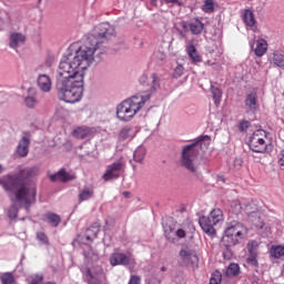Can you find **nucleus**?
<instances>
[{
	"mask_svg": "<svg viewBox=\"0 0 284 284\" xmlns=\"http://www.w3.org/2000/svg\"><path fill=\"white\" fill-rule=\"evenodd\" d=\"M145 81H148V75H142L141 83H145Z\"/></svg>",
	"mask_w": 284,
	"mask_h": 284,
	"instance_id": "nucleus-52",
	"label": "nucleus"
},
{
	"mask_svg": "<svg viewBox=\"0 0 284 284\" xmlns=\"http://www.w3.org/2000/svg\"><path fill=\"white\" fill-rule=\"evenodd\" d=\"M34 169L27 168L20 170L18 175L8 174L0 180V185H2L3 190L9 192L10 201L13 203L8 212L9 219H17L19 214L17 204L24 206V210L30 212V207L37 203V187L26 183V179H30L34 176Z\"/></svg>",
	"mask_w": 284,
	"mask_h": 284,
	"instance_id": "nucleus-2",
	"label": "nucleus"
},
{
	"mask_svg": "<svg viewBox=\"0 0 284 284\" xmlns=\"http://www.w3.org/2000/svg\"><path fill=\"white\" fill-rule=\"evenodd\" d=\"M180 256L185 265H196L199 263V255H196V252H194L193 250H181Z\"/></svg>",
	"mask_w": 284,
	"mask_h": 284,
	"instance_id": "nucleus-12",
	"label": "nucleus"
},
{
	"mask_svg": "<svg viewBox=\"0 0 284 284\" xmlns=\"http://www.w3.org/2000/svg\"><path fill=\"white\" fill-rule=\"evenodd\" d=\"M278 138H280L282 141H284V130L280 131Z\"/></svg>",
	"mask_w": 284,
	"mask_h": 284,
	"instance_id": "nucleus-51",
	"label": "nucleus"
},
{
	"mask_svg": "<svg viewBox=\"0 0 284 284\" xmlns=\"http://www.w3.org/2000/svg\"><path fill=\"white\" fill-rule=\"evenodd\" d=\"M272 63L275 65V68H284V52H273Z\"/></svg>",
	"mask_w": 284,
	"mask_h": 284,
	"instance_id": "nucleus-25",
	"label": "nucleus"
},
{
	"mask_svg": "<svg viewBox=\"0 0 284 284\" xmlns=\"http://www.w3.org/2000/svg\"><path fill=\"white\" fill-rule=\"evenodd\" d=\"M164 3H176L178 6H183V2L180 0H164Z\"/></svg>",
	"mask_w": 284,
	"mask_h": 284,
	"instance_id": "nucleus-47",
	"label": "nucleus"
},
{
	"mask_svg": "<svg viewBox=\"0 0 284 284\" xmlns=\"http://www.w3.org/2000/svg\"><path fill=\"white\" fill-rule=\"evenodd\" d=\"M123 195L129 197L130 196V192H124Z\"/></svg>",
	"mask_w": 284,
	"mask_h": 284,
	"instance_id": "nucleus-53",
	"label": "nucleus"
},
{
	"mask_svg": "<svg viewBox=\"0 0 284 284\" xmlns=\"http://www.w3.org/2000/svg\"><path fill=\"white\" fill-rule=\"evenodd\" d=\"M90 64H83L69 53L62 58L58 68L57 89L65 103H79L83 97V79Z\"/></svg>",
	"mask_w": 284,
	"mask_h": 284,
	"instance_id": "nucleus-1",
	"label": "nucleus"
},
{
	"mask_svg": "<svg viewBox=\"0 0 284 284\" xmlns=\"http://www.w3.org/2000/svg\"><path fill=\"white\" fill-rule=\"evenodd\" d=\"M267 52V41L265 39H260L256 41V48L254 53L256 57H263Z\"/></svg>",
	"mask_w": 284,
	"mask_h": 284,
	"instance_id": "nucleus-23",
	"label": "nucleus"
},
{
	"mask_svg": "<svg viewBox=\"0 0 284 284\" xmlns=\"http://www.w3.org/2000/svg\"><path fill=\"white\" fill-rule=\"evenodd\" d=\"M185 68L182 64H179L173 71L174 79H181V75L184 74Z\"/></svg>",
	"mask_w": 284,
	"mask_h": 284,
	"instance_id": "nucleus-39",
	"label": "nucleus"
},
{
	"mask_svg": "<svg viewBox=\"0 0 284 284\" xmlns=\"http://www.w3.org/2000/svg\"><path fill=\"white\" fill-rule=\"evenodd\" d=\"M26 39L27 38L23 33H17V32L11 33L9 45L13 50H17V48H19V45H21L22 43H26Z\"/></svg>",
	"mask_w": 284,
	"mask_h": 284,
	"instance_id": "nucleus-19",
	"label": "nucleus"
},
{
	"mask_svg": "<svg viewBox=\"0 0 284 284\" xmlns=\"http://www.w3.org/2000/svg\"><path fill=\"white\" fill-rule=\"evenodd\" d=\"M152 87L151 90H156L161 83V80L159 79V75L156 73H152L151 75Z\"/></svg>",
	"mask_w": 284,
	"mask_h": 284,
	"instance_id": "nucleus-40",
	"label": "nucleus"
},
{
	"mask_svg": "<svg viewBox=\"0 0 284 284\" xmlns=\"http://www.w3.org/2000/svg\"><path fill=\"white\" fill-rule=\"evenodd\" d=\"M202 11L206 14H212V12H214V0H205L202 6Z\"/></svg>",
	"mask_w": 284,
	"mask_h": 284,
	"instance_id": "nucleus-32",
	"label": "nucleus"
},
{
	"mask_svg": "<svg viewBox=\"0 0 284 284\" xmlns=\"http://www.w3.org/2000/svg\"><path fill=\"white\" fill-rule=\"evenodd\" d=\"M240 272L241 267L239 266V264L232 263L227 266L225 274L226 276H229V278H232L234 276H239Z\"/></svg>",
	"mask_w": 284,
	"mask_h": 284,
	"instance_id": "nucleus-26",
	"label": "nucleus"
},
{
	"mask_svg": "<svg viewBox=\"0 0 284 284\" xmlns=\"http://www.w3.org/2000/svg\"><path fill=\"white\" fill-rule=\"evenodd\" d=\"M0 172H3V166L0 165Z\"/></svg>",
	"mask_w": 284,
	"mask_h": 284,
	"instance_id": "nucleus-55",
	"label": "nucleus"
},
{
	"mask_svg": "<svg viewBox=\"0 0 284 284\" xmlns=\"http://www.w3.org/2000/svg\"><path fill=\"white\" fill-rule=\"evenodd\" d=\"M246 112H256L258 110V95L255 91L248 93L245 99Z\"/></svg>",
	"mask_w": 284,
	"mask_h": 284,
	"instance_id": "nucleus-13",
	"label": "nucleus"
},
{
	"mask_svg": "<svg viewBox=\"0 0 284 284\" xmlns=\"http://www.w3.org/2000/svg\"><path fill=\"white\" fill-rule=\"evenodd\" d=\"M28 148H30V138L23 136L17 149L18 154L20 156H28Z\"/></svg>",
	"mask_w": 284,
	"mask_h": 284,
	"instance_id": "nucleus-22",
	"label": "nucleus"
},
{
	"mask_svg": "<svg viewBox=\"0 0 284 284\" xmlns=\"http://www.w3.org/2000/svg\"><path fill=\"white\" fill-rule=\"evenodd\" d=\"M72 134L74 139L83 140L92 136L93 131H92V128L90 126H78L73 130Z\"/></svg>",
	"mask_w": 284,
	"mask_h": 284,
	"instance_id": "nucleus-18",
	"label": "nucleus"
},
{
	"mask_svg": "<svg viewBox=\"0 0 284 284\" xmlns=\"http://www.w3.org/2000/svg\"><path fill=\"white\" fill-rule=\"evenodd\" d=\"M24 104L27 108H37L39 100L34 95H29L24 99Z\"/></svg>",
	"mask_w": 284,
	"mask_h": 284,
	"instance_id": "nucleus-33",
	"label": "nucleus"
},
{
	"mask_svg": "<svg viewBox=\"0 0 284 284\" xmlns=\"http://www.w3.org/2000/svg\"><path fill=\"white\" fill-rule=\"evenodd\" d=\"M116 34L114 27L108 22L98 24L93 34L89 37L88 42L75 49L74 44L69 48V55L82 61V65H92L95 54H104L108 42Z\"/></svg>",
	"mask_w": 284,
	"mask_h": 284,
	"instance_id": "nucleus-3",
	"label": "nucleus"
},
{
	"mask_svg": "<svg viewBox=\"0 0 284 284\" xmlns=\"http://www.w3.org/2000/svg\"><path fill=\"white\" fill-rule=\"evenodd\" d=\"M98 236H99V227L98 226L92 225L85 232L87 241H94V239H97Z\"/></svg>",
	"mask_w": 284,
	"mask_h": 284,
	"instance_id": "nucleus-29",
	"label": "nucleus"
},
{
	"mask_svg": "<svg viewBox=\"0 0 284 284\" xmlns=\"http://www.w3.org/2000/svg\"><path fill=\"white\" fill-rule=\"evenodd\" d=\"M277 163L282 170H284V150H282L277 155Z\"/></svg>",
	"mask_w": 284,
	"mask_h": 284,
	"instance_id": "nucleus-44",
	"label": "nucleus"
},
{
	"mask_svg": "<svg viewBox=\"0 0 284 284\" xmlns=\"http://www.w3.org/2000/svg\"><path fill=\"white\" fill-rule=\"evenodd\" d=\"M244 210H245L246 214H252L254 212V211H250V205H246L244 207Z\"/></svg>",
	"mask_w": 284,
	"mask_h": 284,
	"instance_id": "nucleus-50",
	"label": "nucleus"
},
{
	"mask_svg": "<svg viewBox=\"0 0 284 284\" xmlns=\"http://www.w3.org/2000/svg\"><path fill=\"white\" fill-rule=\"evenodd\" d=\"M270 143L267 142V132L263 129L256 130L252 133L248 141V148L252 152H257V154H265Z\"/></svg>",
	"mask_w": 284,
	"mask_h": 284,
	"instance_id": "nucleus-7",
	"label": "nucleus"
},
{
	"mask_svg": "<svg viewBox=\"0 0 284 284\" xmlns=\"http://www.w3.org/2000/svg\"><path fill=\"white\" fill-rule=\"evenodd\" d=\"M148 284H161V280L156 278V277H152Z\"/></svg>",
	"mask_w": 284,
	"mask_h": 284,
	"instance_id": "nucleus-48",
	"label": "nucleus"
},
{
	"mask_svg": "<svg viewBox=\"0 0 284 284\" xmlns=\"http://www.w3.org/2000/svg\"><path fill=\"white\" fill-rule=\"evenodd\" d=\"M162 272H165V267H162Z\"/></svg>",
	"mask_w": 284,
	"mask_h": 284,
	"instance_id": "nucleus-57",
	"label": "nucleus"
},
{
	"mask_svg": "<svg viewBox=\"0 0 284 284\" xmlns=\"http://www.w3.org/2000/svg\"><path fill=\"white\" fill-rule=\"evenodd\" d=\"M130 132H131V129H130V128H123V129L120 131V139H122L123 141H125V139H129Z\"/></svg>",
	"mask_w": 284,
	"mask_h": 284,
	"instance_id": "nucleus-41",
	"label": "nucleus"
},
{
	"mask_svg": "<svg viewBox=\"0 0 284 284\" xmlns=\"http://www.w3.org/2000/svg\"><path fill=\"white\" fill-rule=\"evenodd\" d=\"M152 6H156V0H151Z\"/></svg>",
	"mask_w": 284,
	"mask_h": 284,
	"instance_id": "nucleus-54",
	"label": "nucleus"
},
{
	"mask_svg": "<svg viewBox=\"0 0 284 284\" xmlns=\"http://www.w3.org/2000/svg\"><path fill=\"white\" fill-rule=\"evenodd\" d=\"M166 239L168 241H170L171 243H174V237H172V232H166Z\"/></svg>",
	"mask_w": 284,
	"mask_h": 284,
	"instance_id": "nucleus-49",
	"label": "nucleus"
},
{
	"mask_svg": "<svg viewBox=\"0 0 284 284\" xmlns=\"http://www.w3.org/2000/svg\"><path fill=\"white\" fill-rule=\"evenodd\" d=\"M206 219H210L215 225L223 222V211L221 209H213Z\"/></svg>",
	"mask_w": 284,
	"mask_h": 284,
	"instance_id": "nucleus-24",
	"label": "nucleus"
},
{
	"mask_svg": "<svg viewBox=\"0 0 284 284\" xmlns=\"http://www.w3.org/2000/svg\"><path fill=\"white\" fill-rule=\"evenodd\" d=\"M175 236L178 239H185V236H187V232L185 231V227H182V229H178L175 231Z\"/></svg>",
	"mask_w": 284,
	"mask_h": 284,
	"instance_id": "nucleus-43",
	"label": "nucleus"
},
{
	"mask_svg": "<svg viewBox=\"0 0 284 284\" xmlns=\"http://www.w3.org/2000/svg\"><path fill=\"white\" fill-rule=\"evenodd\" d=\"M133 159H134V161H136V163H141L143 161V159H145V149L139 148L134 152Z\"/></svg>",
	"mask_w": 284,
	"mask_h": 284,
	"instance_id": "nucleus-35",
	"label": "nucleus"
},
{
	"mask_svg": "<svg viewBox=\"0 0 284 284\" xmlns=\"http://www.w3.org/2000/svg\"><path fill=\"white\" fill-rule=\"evenodd\" d=\"M221 281H223V275L221 274V272H213L210 278V284H221Z\"/></svg>",
	"mask_w": 284,
	"mask_h": 284,
	"instance_id": "nucleus-37",
	"label": "nucleus"
},
{
	"mask_svg": "<svg viewBox=\"0 0 284 284\" xmlns=\"http://www.w3.org/2000/svg\"><path fill=\"white\" fill-rule=\"evenodd\" d=\"M260 230H263V224L260 225Z\"/></svg>",
	"mask_w": 284,
	"mask_h": 284,
	"instance_id": "nucleus-56",
	"label": "nucleus"
},
{
	"mask_svg": "<svg viewBox=\"0 0 284 284\" xmlns=\"http://www.w3.org/2000/svg\"><path fill=\"white\" fill-rule=\"evenodd\" d=\"M242 21L246 28H255L256 17L254 16V11L251 9H245L242 13Z\"/></svg>",
	"mask_w": 284,
	"mask_h": 284,
	"instance_id": "nucleus-16",
	"label": "nucleus"
},
{
	"mask_svg": "<svg viewBox=\"0 0 284 284\" xmlns=\"http://www.w3.org/2000/svg\"><path fill=\"white\" fill-rule=\"evenodd\" d=\"M251 123L247 120L241 121L239 124V130L240 132H245V130H247V128H250Z\"/></svg>",
	"mask_w": 284,
	"mask_h": 284,
	"instance_id": "nucleus-42",
	"label": "nucleus"
},
{
	"mask_svg": "<svg viewBox=\"0 0 284 284\" xmlns=\"http://www.w3.org/2000/svg\"><path fill=\"white\" fill-rule=\"evenodd\" d=\"M74 179H77V175L68 173L65 169H61L58 173L50 175V181L53 183H57V181L68 183V181H74Z\"/></svg>",
	"mask_w": 284,
	"mask_h": 284,
	"instance_id": "nucleus-14",
	"label": "nucleus"
},
{
	"mask_svg": "<svg viewBox=\"0 0 284 284\" xmlns=\"http://www.w3.org/2000/svg\"><path fill=\"white\" fill-rule=\"evenodd\" d=\"M37 241H39V243H41V245H50V239H48V235L44 232H38L37 233Z\"/></svg>",
	"mask_w": 284,
	"mask_h": 284,
	"instance_id": "nucleus-36",
	"label": "nucleus"
},
{
	"mask_svg": "<svg viewBox=\"0 0 284 284\" xmlns=\"http://www.w3.org/2000/svg\"><path fill=\"white\" fill-rule=\"evenodd\" d=\"M47 219L52 227H59V224L61 223V216H59L57 213H49Z\"/></svg>",
	"mask_w": 284,
	"mask_h": 284,
	"instance_id": "nucleus-31",
	"label": "nucleus"
},
{
	"mask_svg": "<svg viewBox=\"0 0 284 284\" xmlns=\"http://www.w3.org/2000/svg\"><path fill=\"white\" fill-rule=\"evenodd\" d=\"M223 257L230 261V258H232V251L226 250V252L223 253Z\"/></svg>",
	"mask_w": 284,
	"mask_h": 284,
	"instance_id": "nucleus-46",
	"label": "nucleus"
},
{
	"mask_svg": "<svg viewBox=\"0 0 284 284\" xmlns=\"http://www.w3.org/2000/svg\"><path fill=\"white\" fill-rule=\"evenodd\" d=\"M186 54H189L192 63H201V61H203V58L199 54V51L194 44H191L186 48Z\"/></svg>",
	"mask_w": 284,
	"mask_h": 284,
	"instance_id": "nucleus-21",
	"label": "nucleus"
},
{
	"mask_svg": "<svg viewBox=\"0 0 284 284\" xmlns=\"http://www.w3.org/2000/svg\"><path fill=\"white\" fill-rule=\"evenodd\" d=\"M146 101H150V93L133 95L132 98L124 100L116 108L118 119L125 122L134 119L136 112L145 105Z\"/></svg>",
	"mask_w": 284,
	"mask_h": 284,
	"instance_id": "nucleus-5",
	"label": "nucleus"
},
{
	"mask_svg": "<svg viewBox=\"0 0 284 284\" xmlns=\"http://www.w3.org/2000/svg\"><path fill=\"white\" fill-rule=\"evenodd\" d=\"M211 93L215 105H219L221 103V99H223V91H221L217 87L212 85Z\"/></svg>",
	"mask_w": 284,
	"mask_h": 284,
	"instance_id": "nucleus-27",
	"label": "nucleus"
},
{
	"mask_svg": "<svg viewBox=\"0 0 284 284\" xmlns=\"http://www.w3.org/2000/svg\"><path fill=\"white\" fill-rule=\"evenodd\" d=\"M248 251L247 263L248 265H253L254 267L258 266V242L257 241H250L246 246Z\"/></svg>",
	"mask_w": 284,
	"mask_h": 284,
	"instance_id": "nucleus-10",
	"label": "nucleus"
},
{
	"mask_svg": "<svg viewBox=\"0 0 284 284\" xmlns=\"http://www.w3.org/2000/svg\"><path fill=\"white\" fill-rule=\"evenodd\" d=\"M0 281L2 284H14V275L12 273H4L1 275Z\"/></svg>",
	"mask_w": 284,
	"mask_h": 284,
	"instance_id": "nucleus-34",
	"label": "nucleus"
},
{
	"mask_svg": "<svg viewBox=\"0 0 284 284\" xmlns=\"http://www.w3.org/2000/svg\"><path fill=\"white\" fill-rule=\"evenodd\" d=\"M207 148H210L209 135L203 136L193 144L183 146L181 156V164L183 168L189 170V172H196V159H199L201 150L202 152H205Z\"/></svg>",
	"mask_w": 284,
	"mask_h": 284,
	"instance_id": "nucleus-4",
	"label": "nucleus"
},
{
	"mask_svg": "<svg viewBox=\"0 0 284 284\" xmlns=\"http://www.w3.org/2000/svg\"><path fill=\"white\" fill-rule=\"evenodd\" d=\"M245 234H247V227L243 223L231 222L224 231L222 244L224 247H234V245H239L245 239Z\"/></svg>",
	"mask_w": 284,
	"mask_h": 284,
	"instance_id": "nucleus-6",
	"label": "nucleus"
},
{
	"mask_svg": "<svg viewBox=\"0 0 284 284\" xmlns=\"http://www.w3.org/2000/svg\"><path fill=\"white\" fill-rule=\"evenodd\" d=\"M199 223L204 234L216 236V229H214V225L216 224L210 217L202 216L200 217Z\"/></svg>",
	"mask_w": 284,
	"mask_h": 284,
	"instance_id": "nucleus-11",
	"label": "nucleus"
},
{
	"mask_svg": "<svg viewBox=\"0 0 284 284\" xmlns=\"http://www.w3.org/2000/svg\"><path fill=\"white\" fill-rule=\"evenodd\" d=\"M125 169V160L121 156L118 161L108 165L105 173L103 174V179L105 181H112V179H119L121 170Z\"/></svg>",
	"mask_w": 284,
	"mask_h": 284,
	"instance_id": "nucleus-9",
	"label": "nucleus"
},
{
	"mask_svg": "<svg viewBox=\"0 0 284 284\" xmlns=\"http://www.w3.org/2000/svg\"><path fill=\"white\" fill-rule=\"evenodd\" d=\"M270 254L273 258H281V256H284V246L283 245H273L271 247Z\"/></svg>",
	"mask_w": 284,
	"mask_h": 284,
	"instance_id": "nucleus-28",
	"label": "nucleus"
},
{
	"mask_svg": "<svg viewBox=\"0 0 284 284\" xmlns=\"http://www.w3.org/2000/svg\"><path fill=\"white\" fill-rule=\"evenodd\" d=\"M110 264L112 267H116V265H130V257L125 253H113L110 257Z\"/></svg>",
	"mask_w": 284,
	"mask_h": 284,
	"instance_id": "nucleus-15",
	"label": "nucleus"
},
{
	"mask_svg": "<svg viewBox=\"0 0 284 284\" xmlns=\"http://www.w3.org/2000/svg\"><path fill=\"white\" fill-rule=\"evenodd\" d=\"M94 196V190L84 189L79 194V202L83 203V201H90Z\"/></svg>",
	"mask_w": 284,
	"mask_h": 284,
	"instance_id": "nucleus-30",
	"label": "nucleus"
},
{
	"mask_svg": "<svg viewBox=\"0 0 284 284\" xmlns=\"http://www.w3.org/2000/svg\"><path fill=\"white\" fill-rule=\"evenodd\" d=\"M128 284H141V276L131 275L130 281H129Z\"/></svg>",
	"mask_w": 284,
	"mask_h": 284,
	"instance_id": "nucleus-45",
	"label": "nucleus"
},
{
	"mask_svg": "<svg viewBox=\"0 0 284 284\" xmlns=\"http://www.w3.org/2000/svg\"><path fill=\"white\" fill-rule=\"evenodd\" d=\"M181 27L186 32H191L194 37L201 36L202 32H207L205 29V23H203V20L201 18H192L190 21H183L181 23Z\"/></svg>",
	"mask_w": 284,
	"mask_h": 284,
	"instance_id": "nucleus-8",
	"label": "nucleus"
},
{
	"mask_svg": "<svg viewBox=\"0 0 284 284\" xmlns=\"http://www.w3.org/2000/svg\"><path fill=\"white\" fill-rule=\"evenodd\" d=\"M38 85L42 92H50L52 90V80H50V77L42 74L38 78Z\"/></svg>",
	"mask_w": 284,
	"mask_h": 284,
	"instance_id": "nucleus-20",
	"label": "nucleus"
},
{
	"mask_svg": "<svg viewBox=\"0 0 284 284\" xmlns=\"http://www.w3.org/2000/svg\"><path fill=\"white\" fill-rule=\"evenodd\" d=\"M231 209L233 214H241V210H243V205L239 200H235L231 203Z\"/></svg>",
	"mask_w": 284,
	"mask_h": 284,
	"instance_id": "nucleus-38",
	"label": "nucleus"
},
{
	"mask_svg": "<svg viewBox=\"0 0 284 284\" xmlns=\"http://www.w3.org/2000/svg\"><path fill=\"white\" fill-rule=\"evenodd\" d=\"M85 278L89 284H103V278H105V275H103V271H99L93 274L90 268H87Z\"/></svg>",
	"mask_w": 284,
	"mask_h": 284,
	"instance_id": "nucleus-17",
	"label": "nucleus"
}]
</instances>
